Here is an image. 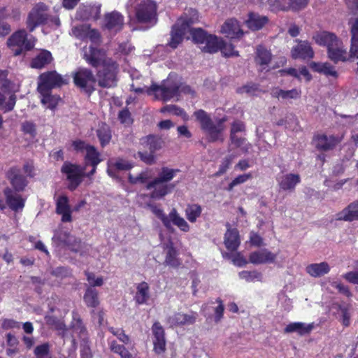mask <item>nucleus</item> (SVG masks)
<instances>
[{
    "label": "nucleus",
    "mask_w": 358,
    "mask_h": 358,
    "mask_svg": "<svg viewBox=\"0 0 358 358\" xmlns=\"http://www.w3.org/2000/svg\"><path fill=\"white\" fill-rule=\"evenodd\" d=\"M194 116L201 124V129L206 133L210 142L224 141L223 131L225 129L224 123L227 120L226 116L213 121L208 113L203 110L194 112Z\"/></svg>",
    "instance_id": "1"
},
{
    "label": "nucleus",
    "mask_w": 358,
    "mask_h": 358,
    "mask_svg": "<svg viewBox=\"0 0 358 358\" xmlns=\"http://www.w3.org/2000/svg\"><path fill=\"white\" fill-rule=\"evenodd\" d=\"M180 87L181 84L179 82L169 77L163 80L161 85L152 84L146 90V92L148 94L154 93L156 99L167 101L180 94Z\"/></svg>",
    "instance_id": "2"
},
{
    "label": "nucleus",
    "mask_w": 358,
    "mask_h": 358,
    "mask_svg": "<svg viewBox=\"0 0 358 358\" xmlns=\"http://www.w3.org/2000/svg\"><path fill=\"white\" fill-rule=\"evenodd\" d=\"M118 64L112 59H105L102 69L97 72L98 84L100 87L109 88L116 85Z\"/></svg>",
    "instance_id": "3"
},
{
    "label": "nucleus",
    "mask_w": 358,
    "mask_h": 358,
    "mask_svg": "<svg viewBox=\"0 0 358 358\" xmlns=\"http://www.w3.org/2000/svg\"><path fill=\"white\" fill-rule=\"evenodd\" d=\"M73 77L76 86L86 94L90 95L95 90L96 78L90 69L78 68Z\"/></svg>",
    "instance_id": "4"
},
{
    "label": "nucleus",
    "mask_w": 358,
    "mask_h": 358,
    "mask_svg": "<svg viewBox=\"0 0 358 358\" xmlns=\"http://www.w3.org/2000/svg\"><path fill=\"white\" fill-rule=\"evenodd\" d=\"M85 167L65 162L61 168V172L66 176L69 181L68 188L73 191L83 182L84 177H87Z\"/></svg>",
    "instance_id": "5"
},
{
    "label": "nucleus",
    "mask_w": 358,
    "mask_h": 358,
    "mask_svg": "<svg viewBox=\"0 0 358 358\" xmlns=\"http://www.w3.org/2000/svg\"><path fill=\"white\" fill-rule=\"evenodd\" d=\"M157 6L151 0L142 1L136 6L135 14L138 22L154 24L157 20Z\"/></svg>",
    "instance_id": "6"
},
{
    "label": "nucleus",
    "mask_w": 358,
    "mask_h": 358,
    "mask_svg": "<svg viewBox=\"0 0 358 358\" xmlns=\"http://www.w3.org/2000/svg\"><path fill=\"white\" fill-rule=\"evenodd\" d=\"M27 36L26 31L22 29L15 31L8 39L7 44L12 48L14 55H20L23 52L30 50L34 48V41L28 39Z\"/></svg>",
    "instance_id": "7"
},
{
    "label": "nucleus",
    "mask_w": 358,
    "mask_h": 358,
    "mask_svg": "<svg viewBox=\"0 0 358 358\" xmlns=\"http://www.w3.org/2000/svg\"><path fill=\"white\" fill-rule=\"evenodd\" d=\"M66 84H67L66 79L55 71H48L38 77V91L39 93H45L50 92L53 88L60 87Z\"/></svg>",
    "instance_id": "8"
},
{
    "label": "nucleus",
    "mask_w": 358,
    "mask_h": 358,
    "mask_svg": "<svg viewBox=\"0 0 358 358\" xmlns=\"http://www.w3.org/2000/svg\"><path fill=\"white\" fill-rule=\"evenodd\" d=\"M194 21L192 18L185 17H180L177 22L172 27L171 32V40L169 45L172 48H176L182 43L184 36L189 33L190 26Z\"/></svg>",
    "instance_id": "9"
},
{
    "label": "nucleus",
    "mask_w": 358,
    "mask_h": 358,
    "mask_svg": "<svg viewBox=\"0 0 358 358\" xmlns=\"http://www.w3.org/2000/svg\"><path fill=\"white\" fill-rule=\"evenodd\" d=\"M48 7L44 3L36 5L30 11L27 21V28L30 31L38 25L48 23V15L47 13Z\"/></svg>",
    "instance_id": "10"
},
{
    "label": "nucleus",
    "mask_w": 358,
    "mask_h": 358,
    "mask_svg": "<svg viewBox=\"0 0 358 358\" xmlns=\"http://www.w3.org/2000/svg\"><path fill=\"white\" fill-rule=\"evenodd\" d=\"M84 59L93 67H98L103 61L109 58L106 57V52L103 49H98L92 45L84 47L83 49Z\"/></svg>",
    "instance_id": "11"
},
{
    "label": "nucleus",
    "mask_w": 358,
    "mask_h": 358,
    "mask_svg": "<svg viewBox=\"0 0 358 358\" xmlns=\"http://www.w3.org/2000/svg\"><path fill=\"white\" fill-rule=\"evenodd\" d=\"M298 43L291 50V56L293 59H309L314 57V51L308 41L296 40Z\"/></svg>",
    "instance_id": "12"
},
{
    "label": "nucleus",
    "mask_w": 358,
    "mask_h": 358,
    "mask_svg": "<svg viewBox=\"0 0 358 358\" xmlns=\"http://www.w3.org/2000/svg\"><path fill=\"white\" fill-rule=\"evenodd\" d=\"M152 333L153 335L152 342L154 345V351L157 354H162L166 350L165 331L159 322H156L152 327Z\"/></svg>",
    "instance_id": "13"
},
{
    "label": "nucleus",
    "mask_w": 358,
    "mask_h": 358,
    "mask_svg": "<svg viewBox=\"0 0 358 358\" xmlns=\"http://www.w3.org/2000/svg\"><path fill=\"white\" fill-rule=\"evenodd\" d=\"M196 317L197 313H176L173 315L169 316L167 320L171 327L187 326L194 324Z\"/></svg>",
    "instance_id": "14"
},
{
    "label": "nucleus",
    "mask_w": 358,
    "mask_h": 358,
    "mask_svg": "<svg viewBox=\"0 0 358 358\" xmlns=\"http://www.w3.org/2000/svg\"><path fill=\"white\" fill-rule=\"evenodd\" d=\"M7 176L15 192H22L27 185L26 178L21 174L20 169L17 167L10 168Z\"/></svg>",
    "instance_id": "15"
},
{
    "label": "nucleus",
    "mask_w": 358,
    "mask_h": 358,
    "mask_svg": "<svg viewBox=\"0 0 358 358\" xmlns=\"http://www.w3.org/2000/svg\"><path fill=\"white\" fill-rule=\"evenodd\" d=\"M123 24V16L118 12L113 11L105 15L103 24L105 29L116 33L122 29Z\"/></svg>",
    "instance_id": "16"
},
{
    "label": "nucleus",
    "mask_w": 358,
    "mask_h": 358,
    "mask_svg": "<svg viewBox=\"0 0 358 358\" xmlns=\"http://www.w3.org/2000/svg\"><path fill=\"white\" fill-rule=\"evenodd\" d=\"M4 194L6 203L12 210L18 212L23 209L25 200L17 192L7 187L4 189Z\"/></svg>",
    "instance_id": "17"
},
{
    "label": "nucleus",
    "mask_w": 358,
    "mask_h": 358,
    "mask_svg": "<svg viewBox=\"0 0 358 358\" xmlns=\"http://www.w3.org/2000/svg\"><path fill=\"white\" fill-rule=\"evenodd\" d=\"M328 57L334 63L345 62L348 59V52L344 45L339 39L331 45L327 50Z\"/></svg>",
    "instance_id": "18"
},
{
    "label": "nucleus",
    "mask_w": 358,
    "mask_h": 358,
    "mask_svg": "<svg viewBox=\"0 0 358 358\" xmlns=\"http://www.w3.org/2000/svg\"><path fill=\"white\" fill-rule=\"evenodd\" d=\"M276 257V254L264 248L250 253L249 256V261L254 264H263L274 262Z\"/></svg>",
    "instance_id": "19"
},
{
    "label": "nucleus",
    "mask_w": 358,
    "mask_h": 358,
    "mask_svg": "<svg viewBox=\"0 0 358 358\" xmlns=\"http://www.w3.org/2000/svg\"><path fill=\"white\" fill-rule=\"evenodd\" d=\"M315 148L322 151H328L334 149L340 143V139L334 136L322 134L314 138Z\"/></svg>",
    "instance_id": "20"
},
{
    "label": "nucleus",
    "mask_w": 358,
    "mask_h": 358,
    "mask_svg": "<svg viewBox=\"0 0 358 358\" xmlns=\"http://www.w3.org/2000/svg\"><path fill=\"white\" fill-rule=\"evenodd\" d=\"M100 153L96 150L94 146L92 145L88 148L85 156L84 167L87 169L88 166L92 167V170L87 173V177H90L96 172L97 165L101 162Z\"/></svg>",
    "instance_id": "21"
},
{
    "label": "nucleus",
    "mask_w": 358,
    "mask_h": 358,
    "mask_svg": "<svg viewBox=\"0 0 358 358\" xmlns=\"http://www.w3.org/2000/svg\"><path fill=\"white\" fill-rule=\"evenodd\" d=\"M221 32L231 38H240L244 34L235 19L227 20L222 26Z\"/></svg>",
    "instance_id": "22"
},
{
    "label": "nucleus",
    "mask_w": 358,
    "mask_h": 358,
    "mask_svg": "<svg viewBox=\"0 0 358 358\" xmlns=\"http://www.w3.org/2000/svg\"><path fill=\"white\" fill-rule=\"evenodd\" d=\"M56 212L62 215V222L72 221L71 207L69 205V199L66 196H61L57 200Z\"/></svg>",
    "instance_id": "23"
},
{
    "label": "nucleus",
    "mask_w": 358,
    "mask_h": 358,
    "mask_svg": "<svg viewBox=\"0 0 358 358\" xmlns=\"http://www.w3.org/2000/svg\"><path fill=\"white\" fill-rule=\"evenodd\" d=\"M268 22V17L261 15L255 12L249 13L248 19L245 21L246 26L252 31H257L262 29Z\"/></svg>",
    "instance_id": "24"
},
{
    "label": "nucleus",
    "mask_w": 358,
    "mask_h": 358,
    "mask_svg": "<svg viewBox=\"0 0 358 358\" xmlns=\"http://www.w3.org/2000/svg\"><path fill=\"white\" fill-rule=\"evenodd\" d=\"M315 328L314 323L306 324L303 322L289 323L284 329L285 334L297 333L299 336H303L308 335Z\"/></svg>",
    "instance_id": "25"
},
{
    "label": "nucleus",
    "mask_w": 358,
    "mask_h": 358,
    "mask_svg": "<svg viewBox=\"0 0 358 358\" xmlns=\"http://www.w3.org/2000/svg\"><path fill=\"white\" fill-rule=\"evenodd\" d=\"M312 38L319 45L326 46L327 50L329 47H331V45H334V43L338 40V37L334 33L326 31L314 33Z\"/></svg>",
    "instance_id": "26"
},
{
    "label": "nucleus",
    "mask_w": 358,
    "mask_h": 358,
    "mask_svg": "<svg viewBox=\"0 0 358 358\" xmlns=\"http://www.w3.org/2000/svg\"><path fill=\"white\" fill-rule=\"evenodd\" d=\"M178 172H180L179 169H169L168 167L162 168L158 177L147 184V189H152V187L159 182H164L167 184V182L171 181Z\"/></svg>",
    "instance_id": "27"
},
{
    "label": "nucleus",
    "mask_w": 358,
    "mask_h": 358,
    "mask_svg": "<svg viewBox=\"0 0 358 358\" xmlns=\"http://www.w3.org/2000/svg\"><path fill=\"white\" fill-rule=\"evenodd\" d=\"M142 145L151 152L160 150L165 145L164 140L159 136L148 135L141 139Z\"/></svg>",
    "instance_id": "28"
},
{
    "label": "nucleus",
    "mask_w": 358,
    "mask_h": 358,
    "mask_svg": "<svg viewBox=\"0 0 358 358\" xmlns=\"http://www.w3.org/2000/svg\"><path fill=\"white\" fill-rule=\"evenodd\" d=\"M338 220L352 222L358 220V200L350 203L338 214Z\"/></svg>",
    "instance_id": "29"
},
{
    "label": "nucleus",
    "mask_w": 358,
    "mask_h": 358,
    "mask_svg": "<svg viewBox=\"0 0 358 358\" xmlns=\"http://www.w3.org/2000/svg\"><path fill=\"white\" fill-rule=\"evenodd\" d=\"M150 298V287L146 282H141L136 286V292L134 297L136 303L146 304Z\"/></svg>",
    "instance_id": "30"
},
{
    "label": "nucleus",
    "mask_w": 358,
    "mask_h": 358,
    "mask_svg": "<svg viewBox=\"0 0 358 358\" xmlns=\"http://www.w3.org/2000/svg\"><path fill=\"white\" fill-rule=\"evenodd\" d=\"M241 243L238 231L236 229H228L224 234V245L227 250L235 251Z\"/></svg>",
    "instance_id": "31"
},
{
    "label": "nucleus",
    "mask_w": 358,
    "mask_h": 358,
    "mask_svg": "<svg viewBox=\"0 0 358 358\" xmlns=\"http://www.w3.org/2000/svg\"><path fill=\"white\" fill-rule=\"evenodd\" d=\"M300 181L301 178L299 174L288 173L282 176L278 182L282 189L293 190Z\"/></svg>",
    "instance_id": "32"
},
{
    "label": "nucleus",
    "mask_w": 358,
    "mask_h": 358,
    "mask_svg": "<svg viewBox=\"0 0 358 358\" xmlns=\"http://www.w3.org/2000/svg\"><path fill=\"white\" fill-rule=\"evenodd\" d=\"M330 271L329 265L327 262H323L319 264H311L306 266V271L312 277L319 278Z\"/></svg>",
    "instance_id": "33"
},
{
    "label": "nucleus",
    "mask_w": 358,
    "mask_h": 358,
    "mask_svg": "<svg viewBox=\"0 0 358 358\" xmlns=\"http://www.w3.org/2000/svg\"><path fill=\"white\" fill-rule=\"evenodd\" d=\"M52 60L51 53L48 50L39 52L31 61V66L34 69H42Z\"/></svg>",
    "instance_id": "34"
},
{
    "label": "nucleus",
    "mask_w": 358,
    "mask_h": 358,
    "mask_svg": "<svg viewBox=\"0 0 358 358\" xmlns=\"http://www.w3.org/2000/svg\"><path fill=\"white\" fill-rule=\"evenodd\" d=\"M83 299L88 307L96 308L99 305V292L92 286L87 287Z\"/></svg>",
    "instance_id": "35"
},
{
    "label": "nucleus",
    "mask_w": 358,
    "mask_h": 358,
    "mask_svg": "<svg viewBox=\"0 0 358 358\" xmlns=\"http://www.w3.org/2000/svg\"><path fill=\"white\" fill-rule=\"evenodd\" d=\"M175 187V185L159 182L155 185L152 189L150 196L152 199H160L166 195Z\"/></svg>",
    "instance_id": "36"
},
{
    "label": "nucleus",
    "mask_w": 358,
    "mask_h": 358,
    "mask_svg": "<svg viewBox=\"0 0 358 358\" xmlns=\"http://www.w3.org/2000/svg\"><path fill=\"white\" fill-rule=\"evenodd\" d=\"M310 66L315 71L323 73L327 76H332L334 78H336L338 76V73L334 69V66L328 62H312Z\"/></svg>",
    "instance_id": "37"
},
{
    "label": "nucleus",
    "mask_w": 358,
    "mask_h": 358,
    "mask_svg": "<svg viewBox=\"0 0 358 358\" xmlns=\"http://www.w3.org/2000/svg\"><path fill=\"white\" fill-rule=\"evenodd\" d=\"M351 57L358 58V16L354 20L351 25Z\"/></svg>",
    "instance_id": "38"
},
{
    "label": "nucleus",
    "mask_w": 358,
    "mask_h": 358,
    "mask_svg": "<svg viewBox=\"0 0 358 358\" xmlns=\"http://www.w3.org/2000/svg\"><path fill=\"white\" fill-rule=\"evenodd\" d=\"M222 41H219L218 38L213 34H209L203 46L201 47L202 51L209 53H214L220 48Z\"/></svg>",
    "instance_id": "39"
},
{
    "label": "nucleus",
    "mask_w": 358,
    "mask_h": 358,
    "mask_svg": "<svg viewBox=\"0 0 358 358\" xmlns=\"http://www.w3.org/2000/svg\"><path fill=\"white\" fill-rule=\"evenodd\" d=\"M166 255L164 263L170 266L176 268L180 266V262L177 258L178 252L171 242L166 244Z\"/></svg>",
    "instance_id": "40"
},
{
    "label": "nucleus",
    "mask_w": 358,
    "mask_h": 358,
    "mask_svg": "<svg viewBox=\"0 0 358 358\" xmlns=\"http://www.w3.org/2000/svg\"><path fill=\"white\" fill-rule=\"evenodd\" d=\"M170 219V223L173 222V224L176 225L180 230L187 232L189 230V226L188 223L181 217L177 213L175 208H173L169 214Z\"/></svg>",
    "instance_id": "41"
},
{
    "label": "nucleus",
    "mask_w": 358,
    "mask_h": 358,
    "mask_svg": "<svg viewBox=\"0 0 358 358\" xmlns=\"http://www.w3.org/2000/svg\"><path fill=\"white\" fill-rule=\"evenodd\" d=\"M255 62L261 66H267L271 60V54L270 51L263 46L259 45L257 48Z\"/></svg>",
    "instance_id": "42"
},
{
    "label": "nucleus",
    "mask_w": 358,
    "mask_h": 358,
    "mask_svg": "<svg viewBox=\"0 0 358 358\" xmlns=\"http://www.w3.org/2000/svg\"><path fill=\"white\" fill-rule=\"evenodd\" d=\"M65 245L74 252H80L81 255L85 252L84 250L86 247L85 244L82 243L80 238H76L73 236L69 237V241H67Z\"/></svg>",
    "instance_id": "43"
},
{
    "label": "nucleus",
    "mask_w": 358,
    "mask_h": 358,
    "mask_svg": "<svg viewBox=\"0 0 358 358\" xmlns=\"http://www.w3.org/2000/svg\"><path fill=\"white\" fill-rule=\"evenodd\" d=\"M46 322L52 328L60 331L59 333V335H61L62 337H64L67 329L62 320H59L55 317L50 316L46 317Z\"/></svg>",
    "instance_id": "44"
},
{
    "label": "nucleus",
    "mask_w": 358,
    "mask_h": 358,
    "mask_svg": "<svg viewBox=\"0 0 358 358\" xmlns=\"http://www.w3.org/2000/svg\"><path fill=\"white\" fill-rule=\"evenodd\" d=\"M338 310L341 313V321L345 327H348L350 324V316L352 306L347 303L338 305Z\"/></svg>",
    "instance_id": "45"
},
{
    "label": "nucleus",
    "mask_w": 358,
    "mask_h": 358,
    "mask_svg": "<svg viewBox=\"0 0 358 358\" xmlns=\"http://www.w3.org/2000/svg\"><path fill=\"white\" fill-rule=\"evenodd\" d=\"M189 33L191 34L193 41L200 45L204 44L205 41L209 35V34L201 28L193 29L190 27Z\"/></svg>",
    "instance_id": "46"
},
{
    "label": "nucleus",
    "mask_w": 358,
    "mask_h": 358,
    "mask_svg": "<svg viewBox=\"0 0 358 358\" xmlns=\"http://www.w3.org/2000/svg\"><path fill=\"white\" fill-rule=\"evenodd\" d=\"M237 93L238 94H247L249 96H257L259 92H262V90L259 88V85L256 83H249L246 85L237 88Z\"/></svg>",
    "instance_id": "47"
},
{
    "label": "nucleus",
    "mask_w": 358,
    "mask_h": 358,
    "mask_svg": "<svg viewBox=\"0 0 358 358\" xmlns=\"http://www.w3.org/2000/svg\"><path fill=\"white\" fill-rule=\"evenodd\" d=\"M201 207L198 204L188 205L185 209V215L190 222H195L201 215Z\"/></svg>",
    "instance_id": "48"
},
{
    "label": "nucleus",
    "mask_w": 358,
    "mask_h": 358,
    "mask_svg": "<svg viewBox=\"0 0 358 358\" xmlns=\"http://www.w3.org/2000/svg\"><path fill=\"white\" fill-rule=\"evenodd\" d=\"M96 133L101 145L103 147L109 143L111 138V134L108 126L106 124L102 125L97 129Z\"/></svg>",
    "instance_id": "49"
},
{
    "label": "nucleus",
    "mask_w": 358,
    "mask_h": 358,
    "mask_svg": "<svg viewBox=\"0 0 358 358\" xmlns=\"http://www.w3.org/2000/svg\"><path fill=\"white\" fill-rule=\"evenodd\" d=\"M17 97L15 94H12L8 99V101L4 103L5 96L3 94L0 93V107L5 112H9L13 110L16 103Z\"/></svg>",
    "instance_id": "50"
},
{
    "label": "nucleus",
    "mask_w": 358,
    "mask_h": 358,
    "mask_svg": "<svg viewBox=\"0 0 358 358\" xmlns=\"http://www.w3.org/2000/svg\"><path fill=\"white\" fill-rule=\"evenodd\" d=\"M150 208L152 212L162 220L164 226L167 229L169 230L172 229V225L170 223L169 215H165L163 210L160 208H158L156 206H150Z\"/></svg>",
    "instance_id": "51"
},
{
    "label": "nucleus",
    "mask_w": 358,
    "mask_h": 358,
    "mask_svg": "<svg viewBox=\"0 0 358 358\" xmlns=\"http://www.w3.org/2000/svg\"><path fill=\"white\" fill-rule=\"evenodd\" d=\"M40 94L43 96L41 99V102L43 104H47L48 108L51 109L55 108L59 100V98L58 96L51 95L50 92Z\"/></svg>",
    "instance_id": "52"
},
{
    "label": "nucleus",
    "mask_w": 358,
    "mask_h": 358,
    "mask_svg": "<svg viewBox=\"0 0 358 358\" xmlns=\"http://www.w3.org/2000/svg\"><path fill=\"white\" fill-rule=\"evenodd\" d=\"M220 50L224 57H238V52L234 50V46L231 43H224L222 41L220 43Z\"/></svg>",
    "instance_id": "53"
},
{
    "label": "nucleus",
    "mask_w": 358,
    "mask_h": 358,
    "mask_svg": "<svg viewBox=\"0 0 358 358\" xmlns=\"http://www.w3.org/2000/svg\"><path fill=\"white\" fill-rule=\"evenodd\" d=\"M73 329L79 334L80 337L83 339V341H86L87 331L80 318H73Z\"/></svg>",
    "instance_id": "54"
},
{
    "label": "nucleus",
    "mask_w": 358,
    "mask_h": 358,
    "mask_svg": "<svg viewBox=\"0 0 358 358\" xmlns=\"http://www.w3.org/2000/svg\"><path fill=\"white\" fill-rule=\"evenodd\" d=\"M136 155L143 162L148 165H152L156 162V157L155 154L150 151H138Z\"/></svg>",
    "instance_id": "55"
},
{
    "label": "nucleus",
    "mask_w": 358,
    "mask_h": 358,
    "mask_svg": "<svg viewBox=\"0 0 358 358\" xmlns=\"http://www.w3.org/2000/svg\"><path fill=\"white\" fill-rule=\"evenodd\" d=\"M50 273L52 275L60 278H67L71 275V269L64 266H59L52 268Z\"/></svg>",
    "instance_id": "56"
},
{
    "label": "nucleus",
    "mask_w": 358,
    "mask_h": 358,
    "mask_svg": "<svg viewBox=\"0 0 358 358\" xmlns=\"http://www.w3.org/2000/svg\"><path fill=\"white\" fill-rule=\"evenodd\" d=\"M34 354L37 358H51L50 355V347L48 343L38 345L34 350Z\"/></svg>",
    "instance_id": "57"
},
{
    "label": "nucleus",
    "mask_w": 358,
    "mask_h": 358,
    "mask_svg": "<svg viewBox=\"0 0 358 358\" xmlns=\"http://www.w3.org/2000/svg\"><path fill=\"white\" fill-rule=\"evenodd\" d=\"M239 277L241 279H244L248 282H252L255 279H257L258 280H261L262 274L257 271H243L239 273Z\"/></svg>",
    "instance_id": "58"
},
{
    "label": "nucleus",
    "mask_w": 358,
    "mask_h": 358,
    "mask_svg": "<svg viewBox=\"0 0 358 358\" xmlns=\"http://www.w3.org/2000/svg\"><path fill=\"white\" fill-rule=\"evenodd\" d=\"M71 236L72 235L66 231H55L52 240L59 244L66 245L67 241H69V237Z\"/></svg>",
    "instance_id": "59"
},
{
    "label": "nucleus",
    "mask_w": 358,
    "mask_h": 358,
    "mask_svg": "<svg viewBox=\"0 0 358 358\" xmlns=\"http://www.w3.org/2000/svg\"><path fill=\"white\" fill-rule=\"evenodd\" d=\"M22 131L29 134L31 137H35L36 135V124L31 121H25L22 123Z\"/></svg>",
    "instance_id": "60"
},
{
    "label": "nucleus",
    "mask_w": 358,
    "mask_h": 358,
    "mask_svg": "<svg viewBox=\"0 0 358 358\" xmlns=\"http://www.w3.org/2000/svg\"><path fill=\"white\" fill-rule=\"evenodd\" d=\"M85 275L89 282L88 286H92L95 288V287H101L103 284V279L102 277H98L96 278L94 273L88 271H85Z\"/></svg>",
    "instance_id": "61"
},
{
    "label": "nucleus",
    "mask_w": 358,
    "mask_h": 358,
    "mask_svg": "<svg viewBox=\"0 0 358 358\" xmlns=\"http://www.w3.org/2000/svg\"><path fill=\"white\" fill-rule=\"evenodd\" d=\"M308 3V0H288V8L294 11L305 8Z\"/></svg>",
    "instance_id": "62"
},
{
    "label": "nucleus",
    "mask_w": 358,
    "mask_h": 358,
    "mask_svg": "<svg viewBox=\"0 0 358 358\" xmlns=\"http://www.w3.org/2000/svg\"><path fill=\"white\" fill-rule=\"evenodd\" d=\"M108 330L114 336L122 343L128 344L130 341L129 337L124 334V331L122 329H115L114 327H109Z\"/></svg>",
    "instance_id": "63"
},
{
    "label": "nucleus",
    "mask_w": 358,
    "mask_h": 358,
    "mask_svg": "<svg viewBox=\"0 0 358 358\" xmlns=\"http://www.w3.org/2000/svg\"><path fill=\"white\" fill-rule=\"evenodd\" d=\"M234 157L232 155H229L226 157L222 162V164L220 166V169L218 171H217L215 173V176H220L222 174H224L227 169H229V166L232 163Z\"/></svg>",
    "instance_id": "64"
}]
</instances>
